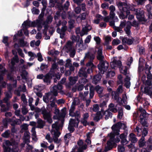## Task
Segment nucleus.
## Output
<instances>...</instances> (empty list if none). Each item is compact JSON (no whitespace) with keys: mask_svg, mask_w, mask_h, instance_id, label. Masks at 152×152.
<instances>
[{"mask_svg":"<svg viewBox=\"0 0 152 152\" xmlns=\"http://www.w3.org/2000/svg\"><path fill=\"white\" fill-rule=\"evenodd\" d=\"M124 30L127 36H129L131 35V33L130 31V27L129 26L126 27Z\"/></svg>","mask_w":152,"mask_h":152,"instance_id":"58836bf2","label":"nucleus"},{"mask_svg":"<svg viewBox=\"0 0 152 152\" xmlns=\"http://www.w3.org/2000/svg\"><path fill=\"white\" fill-rule=\"evenodd\" d=\"M146 10L147 12L146 14L148 16V19H152V6L150 4H148L146 6Z\"/></svg>","mask_w":152,"mask_h":152,"instance_id":"1a4fd4ad","label":"nucleus"},{"mask_svg":"<svg viewBox=\"0 0 152 152\" xmlns=\"http://www.w3.org/2000/svg\"><path fill=\"white\" fill-rule=\"evenodd\" d=\"M37 127L40 129H42L45 126V123L41 118H38L37 121Z\"/></svg>","mask_w":152,"mask_h":152,"instance_id":"dca6fc26","label":"nucleus"},{"mask_svg":"<svg viewBox=\"0 0 152 152\" xmlns=\"http://www.w3.org/2000/svg\"><path fill=\"white\" fill-rule=\"evenodd\" d=\"M121 41L118 39H114L112 42V44L113 45H117L119 44Z\"/></svg>","mask_w":152,"mask_h":152,"instance_id":"c03bdc74","label":"nucleus"},{"mask_svg":"<svg viewBox=\"0 0 152 152\" xmlns=\"http://www.w3.org/2000/svg\"><path fill=\"white\" fill-rule=\"evenodd\" d=\"M113 92H114V99L115 100H116L117 99L119 98V94L116 91H112V92L111 94V95L112 96L114 95Z\"/></svg>","mask_w":152,"mask_h":152,"instance_id":"79ce46f5","label":"nucleus"},{"mask_svg":"<svg viewBox=\"0 0 152 152\" xmlns=\"http://www.w3.org/2000/svg\"><path fill=\"white\" fill-rule=\"evenodd\" d=\"M53 17L51 16H49L47 18V23H51L53 20Z\"/></svg>","mask_w":152,"mask_h":152,"instance_id":"0e129e2a","label":"nucleus"},{"mask_svg":"<svg viewBox=\"0 0 152 152\" xmlns=\"http://www.w3.org/2000/svg\"><path fill=\"white\" fill-rule=\"evenodd\" d=\"M96 58L98 60L100 61L99 63L97 66L98 68L100 71V72L102 74H103L108 69L109 64L107 63V66H105V62L103 60L104 56L102 55H97Z\"/></svg>","mask_w":152,"mask_h":152,"instance_id":"f03ea898","label":"nucleus"},{"mask_svg":"<svg viewBox=\"0 0 152 152\" xmlns=\"http://www.w3.org/2000/svg\"><path fill=\"white\" fill-rule=\"evenodd\" d=\"M51 95L50 93H48L45 94V96H44L43 97V101L46 103H48L49 102V99L50 96Z\"/></svg>","mask_w":152,"mask_h":152,"instance_id":"b1692460","label":"nucleus"},{"mask_svg":"<svg viewBox=\"0 0 152 152\" xmlns=\"http://www.w3.org/2000/svg\"><path fill=\"white\" fill-rule=\"evenodd\" d=\"M132 11L135 12L136 18L140 22L145 23L147 21V19L145 18L144 10L140 8L135 9L132 8Z\"/></svg>","mask_w":152,"mask_h":152,"instance_id":"7ed1b4c3","label":"nucleus"},{"mask_svg":"<svg viewBox=\"0 0 152 152\" xmlns=\"http://www.w3.org/2000/svg\"><path fill=\"white\" fill-rule=\"evenodd\" d=\"M94 88L95 90L99 94H102L103 90L99 85H97Z\"/></svg>","mask_w":152,"mask_h":152,"instance_id":"c85d7f7f","label":"nucleus"},{"mask_svg":"<svg viewBox=\"0 0 152 152\" xmlns=\"http://www.w3.org/2000/svg\"><path fill=\"white\" fill-rule=\"evenodd\" d=\"M48 67V66L46 64H42L40 68L41 70H44L45 69H46Z\"/></svg>","mask_w":152,"mask_h":152,"instance_id":"338daca9","label":"nucleus"},{"mask_svg":"<svg viewBox=\"0 0 152 152\" xmlns=\"http://www.w3.org/2000/svg\"><path fill=\"white\" fill-rule=\"evenodd\" d=\"M123 6L122 9H120V12H118V14L120 18L124 19L127 18L128 15L130 13V11L132 9L133 7H130L126 2H122Z\"/></svg>","mask_w":152,"mask_h":152,"instance_id":"f257e3e1","label":"nucleus"},{"mask_svg":"<svg viewBox=\"0 0 152 152\" xmlns=\"http://www.w3.org/2000/svg\"><path fill=\"white\" fill-rule=\"evenodd\" d=\"M109 5L108 3H104L102 4L101 7L104 9H107L108 8Z\"/></svg>","mask_w":152,"mask_h":152,"instance_id":"052dcab7","label":"nucleus"},{"mask_svg":"<svg viewBox=\"0 0 152 152\" xmlns=\"http://www.w3.org/2000/svg\"><path fill=\"white\" fill-rule=\"evenodd\" d=\"M56 100V98H54V99H53V100L52 101H51V103L50 104V106L52 107H56L57 106V105L55 104V101Z\"/></svg>","mask_w":152,"mask_h":152,"instance_id":"5fc2aeb1","label":"nucleus"},{"mask_svg":"<svg viewBox=\"0 0 152 152\" xmlns=\"http://www.w3.org/2000/svg\"><path fill=\"white\" fill-rule=\"evenodd\" d=\"M151 66H149L148 65L147 63L145 64V73L149 72V71H151Z\"/></svg>","mask_w":152,"mask_h":152,"instance_id":"4c0bfd02","label":"nucleus"},{"mask_svg":"<svg viewBox=\"0 0 152 152\" xmlns=\"http://www.w3.org/2000/svg\"><path fill=\"white\" fill-rule=\"evenodd\" d=\"M22 25L23 28H26L27 26L29 27H31V21L29 20H26L24 22Z\"/></svg>","mask_w":152,"mask_h":152,"instance_id":"c756f323","label":"nucleus"},{"mask_svg":"<svg viewBox=\"0 0 152 152\" xmlns=\"http://www.w3.org/2000/svg\"><path fill=\"white\" fill-rule=\"evenodd\" d=\"M4 152H18L17 148H16L13 147L12 149L9 147L3 146Z\"/></svg>","mask_w":152,"mask_h":152,"instance_id":"f8f14e48","label":"nucleus"},{"mask_svg":"<svg viewBox=\"0 0 152 152\" xmlns=\"http://www.w3.org/2000/svg\"><path fill=\"white\" fill-rule=\"evenodd\" d=\"M104 115H105V120H107L109 118H112V117L113 113L110 112L109 110H106L104 113Z\"/></svg>","mask_w":152,"mask_h":152,"instance_id":"a211bd4d","label":"nucleus"},{"mask_svg":"<svg viewBox=\"0 0 152 152\" xmlns=\"http://www.w3.org/2000/svg\"><path fill=\"white\" fill-rule=\"evenodd\" d=\"M28 74V72L26 70H24L23 72H22L21 74V76L22 78L23 79H27V75Z\"/></svg>","mask_w":152,"mask_h":152,"instance_id":"37998d69","label":"nucleus"},{"mask_svg":"<svg viewBox=\"0 0 152 152\" xmlns=\"http://www.w3.org/2000/svg\"><path fill=\"white\" fill-rule=\"evenodd\" d=\"M11 64V65L10 66V72L12 73L15 71L16 67L15 66V64H14L12 61Z\"/></svg>","mask_w":152,"mask_h":152,"instance_id":"2f4dec72","label":"nucleus"},{"mask_svg":"<svg viewBox=\"0 0 152 152\" xmlns=\"http://www.w3.org/2000/svg\"><path fill=\"white\" fill-rule=\"evenodd\" d=\"M88 15V13L87 12H83L80 14L78 16L79 18H80V20H85L86 19V17Z\"/></svg>","mask_w":152,"mask_h":152,"instance_id":"a878e982","label":"nucleus"},{"mask_svg":"<svg viewBox=\"0 0 152 152\" xmlns=\"http://www.w3.org/2000/svg\"><path fill=\"white\" fill-rule=\"evenodd\" d=\"M44 14L42 13H41L39 14L38 17V19H37V21L38 20H40L41 22H42L43 21V17L44 16Z\"/></svg>","mask_w":152,"mask_h":152,"instance_id":"603ef678","label":"nucleus"},{"mask_svg":"<svg viewBox=\"0 0 152 152\" xmlns=\"http://www.w3.org/2000/svg\"><path fill=\"white\" fill-rule=\"evenodd\" d=\"M74 22L73 20H70L68 22L69 25V28H73L74 27Z\"/></svg>","mask_w":152,"mask_h":152,"instance_id":"6e6d98bb","label":"nucleus"},{"mask_svg":"<svg viewBox=\"0 0 152 152\" xmlns=\"http://www.w3.org/2000/svg\"><path fill=\"white\" fill-rule=\"evenodd\" d=\"M94 40L96 41L97 45H99L101 43V39L99 37H96L94 38Z\"/></svg>","mask_w":152,"mask_h":152,"instance_id":"4d7b16f0","label":"nucleus"},{"mask_svg":"<svg viewBox=\"0 0 152 152\" xmlns=\"http://www.w3.org/2000/svg\"><path fill=\"white\" fill-rule=\"evenodd\" d=\"M140 147H143L145 145V141L144 137L142 136L138 142Z\"/></svg>","mask_w":152,"mask_h":152,"instance_id":"412c9836","label":"nucleus"},{"mask_svg":"<svg viewBox=\"0 0 152 152\" xmlns=\"http://www.w3.org/2000/svg\"><path fill=\"white\" fill-rule=\"evenodd\" d=\"M62 84L60 83L59 82H58L57 85H56V88L58 89V90L61 91L62 88H63V86L62 85Z\"/></svg>","mask_w":152,"mask_h":152,"instance_id":"e2e57ef3","label":"nucleus"},{"mask_svg":"<svg viewBox=\"0 0 152 152\" xmlns=\"http://www.w3.org/2000/svg\"><path fill=\"white\" fill-rule=\"evenodd\" d=\"M99 110V106L98 104H94L93 106V110L94 111L96 112Z\"/></svg>","mask_w":152,"mask_h":152,"instance_id":"69168bd1","label":"nucleus"},{"mask_svg":"<svg viewBox=\"0 0 152 152\" xmlns=\"http://www.w3.org/2000/svg\"><path fill=\"white\" fill-rule=\"evenodd\" d=\"M66 48L67 50L70 51L72 50V44L70 41H68L66 45Z\"/></svg>","mask_w":152,"mask_h":152,"instance_id":"393cba45","label":"nucleus"},{"mask_svg":"<svg viewBox=\"0 0 152 152\" xmlns=\"http://www.w3.org/2000/svg\"><path fill=\"white\" fill-rule=\"evenodd\" d=\"M67 29V26L64 25L62 27L60 30V32L65 33Z\"/></svg>","mask_w":152,"mask_h":152,"instance_id":"774afa93","label":"nucleus"},{"mask_svg":"<svg viewBox=\"0 0 152 152\" xmlns=\"http://www.w3.org/2000/svg\"><path fill=\"white\" fill-rule=\"evenodd\" d=\"M69 84L70 85H72L75 84L77 81L75 77H70L69 78Z\"/></svg>","mask_w":152,"mask_h":152,"instance_id":"5701e85b","label":"nucleus"},{"mask_svg":"<svg viewBox=\"0 0 152 152\" xmlns=\"http://www.w3.org/2000/svg\"><path fill=\"white\" fill-rule=\"evenodd\" d=\"M95 88L93 86H91L90 88L89 98L92 99L94 95V91Z\"/></svg>","mask_w":152,"mask_h":152,"instance_id":"bb28decb","label":"nucleus"},{"mask_svg":"<svg viewBox=\"0 0 152 152\" xmlns=\"http://www.w3.org/2000/svg\"><path fill=\"white\" fill-rule=\"evenodd\" d=\"M70 116L72 117H80V112L77 110L75 112L73 113L71 115L70 114Z\"/></svg>","mask_w":152,"mask_h":152,"instance_id":"ea45409f","label":"nucleus"},{"mask_svg":"<svg viewBox=\"0 0 152 152\" xmlns=\"http://www.w3.org/2000/svg\"><path fill=\"white\" fill-rule=\"evenodd\" d=\"M12 61L14 64L18 63L19 61V59L18 56L17 55H15L11 60V63Z\"/></svg>","mask_w":152,"mask_h":152,"instance_id":"473e14b6","label":"nucleus"},{"mask_svg":"<svg viewBox=\"0 0 152 152\" xmlns=\"http://www.w3.org/2000/svg\"><path fill=\"white\" fill-rule=\"evenodd\" d=\"M31 11L33 14L38 15L39 12V10L34 7L32 9Z\"/></svg>","mask_w":152,"mask_h":152,"instance_id":"e433bc0d","label":"nucleus"},{"mask_svg":"<svg viewBox=\"0 0 152 152\" xmlns=\"http://www.w3.org/2000/svg\"><path fill=\"white\" fill-rule=\"evenodd\" d=\"M12 121L11 118H6L2 121V123L5 128H7L8 126V123H10Z\"/></svg>","mask_w":152,"mask_h":152,"instance_id":"6ab92c4d","label":"nucleus"},{"mask_svg":"<svg viewBox=\"0 0 152 152\" xmlns=\"http://www.w3.org/2000/svg\"><path fill=\"white\" fill-rule=\"evenodd\" d=\"M118 150L119 152H124L125 151V148L124 146H118Z\"/></svg>","mask_w":152,"mask_h":152,"instance_id":"680f3d73","label":"nucleus"},{"mask_svg":"<svg viewBox=\"0 0 152 152\" xmlns=\"http://www.w3.org/2000/svg\"><path fill=\"white\" fill-rule=\"evenodd\" d=\"M10 133L9 130H7L1 134V136L3 137L8 138L9 137Z\"/></svg>","mask_w":152,"mask_h":152,"instance_id":"cd10ccee","label":"nucleus"},{"mask_svg":"<svg viewBox=\"0 0 152 152\" xmlns=\"http://www.w3.org/2000/svg\"><path fill=\"white\" fill-rule=\"evenodd\" d=\"M76 124V120L75 119H73L71 118L70 119L69 124L70 125H72L75 126V124Z\"/></svg>","mask_w":152,"mask_h":152,"instance_id":"8fccbe9b","label":"nucleus"},{"mask_svg":"<svg viewBox=\"0 0 152 152\" xmlns=\"http://www.w3.org/2000/svg\"><path fill=\"white\" fill-rule=\"evenodd\" d=\"M75 109V106L72 105L69 110V115H70V114L71 115L74 112Z\"/></svg>","mask_w":152,"mask_h":152,"instance_id":"864d4df0","label":"nucleus"},{"mask_svg":"<svg viewBox=\"0 0 152 152\" xmlns=\"http://www.w3.org/2000/svg\"><path fill=\"white\" fill-rule=\"evenodd\" d=\"M43 110H42V114L43 115V118L45 120H46L47 122L49 124H51L53 120L51 118V114L50 111H48L43 107Z\"/></svg>","mask_w":152,"mask_h":152,"instance_id":"20e7f679","label":"nucleus"},{"mask_svg":"<svg viewBox=\"0 0 152 152\" xmlns=\"http://www.w3.org/2000/svg\"><path fill=\"white\" fill-rule=\"evenodd\" d=\"M122 124L124 125L121 122L119 121L113 125L111 127L112 131L116 135H119L120 130L121 128Z\"/></svg>","mask_w":152,"mask_h":152,"instance_id":"0eeeda50","label":"nucleus"},{"mask_svg":"<svg viewBox=\"0 0 152 152\" xmlns=\"http://www.w3.org/2000/svg\"><path fill=\"white\" fill-rule=\"evenodd\" d=\"M92 28L90 27V28H88V27L85 26V27L82 28V31L84 32H87L90 31L91 29Z\"/></svg>","mask_w":152,"mask_h":152,"instance_id":"13d9d810","label":"nucleus"},{"mask_svg":"<svg viewBox=\"0 0 152 152\" xmlns=\"http://www.w3.org/2000/svg\"><path fill=\"white\" fill-rule=\"evenodd\" d=\"M56 85H55L53 87V89L51 91V93H52V95L54 96H57L58 93L57 90L58 89L56 88Z\"/></svg>","mask_w":152,"mask_h":152,"instance_id":"7c9ffc66","label":"nucleus"},{"mask_svg":"<svg viewBox=\"0 0 152 152\" xmlns=\"http://www.w3.org/2000/svg\"><path fill=\"white\" fill-rule=\"evenodd\" d=\"M113 143H114L109 140L107 141V148L108 150H110L112 148L113 144Z\"/></svg>","mask_w":152,"mask_h":152,"instance_id":"72a5a7b5","label":"nucleus"},{"mask_svg":"<svg viewBox=\"0 0 152 152\" xmlns=\"http://www.w3.org/2000/svg\"><path fill=\"white\" fill-rule=\"evenodd\" d=\"M80 122L84 126H86L87 125H90L89 122H88L87 120L83 119L81 120L80 121Z\"/></svg>","mask_w":152,"mask_h":152,"instance_id":"3c124183","label":"nucleus"},{"mask_svg":"<svg viewBox=\"0 0 152 152\" xmlns=\"http://www.w3.org/2000/svg\"><path fill=\"white\" fill-rule=\"evenodd\" d=\"M101 76L99 75H96L94 77L92 83L93 84H96L99 83L101 79Z\"/></svg>","mask_w":152,"mask_h":152,"instance_id":"2eb2a0df","label":"nucleus"},{"mask_svg":"<svg viewBox=\"0 0 152 152\" xmlns=\"http://www.w3.org/2000/svg\"><path fill=\"white\" fill-rule=\"evenodd\" d=\"M7 79L10 81H12L13 83L12 84L13 87L14 88H16L17 87V81L16 79H14L11 73H9L7 75Z\"/></svg>","mask_w":152,"mask_h":152,"instance_id":"9d476101","label":"nucleus"},{"mask_svg":"<svg viewBox=\"0 0 152 152\" xmlns=\"http://www.w3.org/2000/svg\"><path fill=\"white\" fill-rule=\"evenodd\" d=\"M111 41V37L110 36H107L105 38V43L107 45L109 44V42Z\"/></svg>","mask_w":152,"mask_h":152,"instance_id":"49530a36","label":"nucleus"},{"mask_svg":"<svg viewBox=\"0 0 152 152\" xmlns=\"http://www.w3.org/2000/svg\"><path fill=\"white\" fill-rule=\"evenodd\" d=\"M129 140H130L132 143H135L137 141V138L136 137V135L134 133H132L129 135Z\"/></svg>","mask_w":152,"mask_h":152,"instance_id":"f3484780","label":"nucleus"},{"mask_svg":"<svg viewBox=\"0 0 152 152\" xmlns=\"http://www.w3.org/2000/svg\"><path fill=\"white\" fill-rule=\"evenodd\" d=\"M122 124L124 125L121 122L119 121L113 125L111 127L112 131L116 135H119L120 130L121 128Z\"/></svg>","mask_w":152,"mask_h":152,"instance_id":"423d86ee","label":"nucleus"},{"mask_svg":"<svg viewBox=\"0 0 152 152\" xmlns=\"http://www.w3.org/2000/svg\"><path fill=\"white\" fill-rule=\"evenodd\" d=\"M8 37L7 36H4L3 37L2 42L5 44L7 46L9 45V44L8 42Z\"/></svg>","mask_w":152,"mask_h":152,"instance_id":"f704fd0d","label":"nucleus"},{"mask_svg":"<svg viewBox=\"0 0 152 152\" xmlns=\"http://www.w3.org/2000/svg\"><path fill=\"white\" fill-rule=\"evenodd\" d=\"M134 40V38H132L131 39L127 38V44L129 45H132L133 43Z\"/></svg>","mask_w":152,"mask_h":152,"instance_id":"de8ad7c7","label":"nucleus"},{"mask_svg":"<svg viewBox=\"0 0 152 152\" xmlns=\"http://www.w3.org/2000/svg\"><path fill=\"white\" fill-rule=\"evenodd\" d=\"M69 5V1H67L64 5H61L59 7V9L61 10H64L66 11L68 10Z\"/></svg>","mask_w":152,"mask_h":152,"instance_id":"4468645a","label":"nucleus"},{"mask_svg":"<svg viewBox=\"0 0 152 152\" xmlns=\"http://www.w3.org/2000/svg\"><path fill=\"white\" fill-rule=\"evenodd\" d=\"M115 75L114 71H112L110 69H109L106 74V77L109 78L114 77Z\"/></svg>","mask_w":152,"mask_h":152,"instance_id":"aec40b11","label":"nucleus"},{"mask_svg":"<svg viewBox=\"0 0 152 152\" xmlns=\"http://www.w3.org/2000/svg\"><path fill=\"white\" fill-rule=\"evenodd\" d=\"M6 103V107L4 104H2L1 105V112H5L9 111L10 109V102H7Z\"/></svg>","mask_w":152,"mask_h":152,"instance_id":"9b49d317","label":"nucleus"},{"mask_svg":"<svg viewBox=\"0 0 152 152\" xmlns=\"http://www.w3.org/2000/svg\"><path fill=\"white\" fill-rule=\"evenodd\" d=\"M75 126L69 124L68 127V130L71 133H73L75 130V129L74 128Z\"/></svg>","mask_w":152,"mask_h":152,"instance_id":"a19ab883","label":"nucleus"},{"mask_svg":"<svg viewBox=\"0 0 152 152\" xmlns=\"http://www.w3.org/2000/svg\"><path fill=\"white\" fill-rule=\"evenodd\" d=\"M18 43L20 45V47L22 48L27 47L29 45L26 41H25L24 39L23 38L19 39Z\"/></svg>","mask_w":152,"mask_h":152,"instance_id":"ddd939ff","label":"nucleus"},{"mask_svg":"<svg viewBox=\"0 0 152 152\" xmlns=\"http://www.w3.org/2000/svg\"><path fill=\"white\" fill-rule=\"evenodd\" d=\"M54 73L53 72L51 71H49L47 73L46 75H44V77L43 79L44 82L46 83L47 85L50 84L51 80L52 79L53 77H54Z\"/></svg>","mask_w":152,"mask_h":152,"instance_id":"39448f33","label":"nucleus"},{"mask_svg":"<svg viewBox=\"0 0 152 152\" xmlns=\"http://www.w3.org/2000/svg\"><path fill=\"white\" fill-rule=\"evenodd\" d=\"M86 68L82 67L79 70L78 72V75L80 77H84L87 78L88 77L87 73L86 72Z\"/></svg>","mask_w":152,"mask_h":152,"instance_id":"6e6552de","label":"nucleus"},{"mask_svg":"<svg viewBox=\"0 0 152 152\" xmlns=\"http://www.w3.org/2000/svg\"><path fill=\"white\" fill-rule=\"evenodd\" d=\"M11 119L12 120V121L10 122V123H11L10 124L12 126L15 127V125L18 124V121L15 120H13V118H11Z\"/></svg>","mask_w":152,"mask_h":152,"instance_id":"bf43d9fd","label":"nucleus"},{"mask_svg":"<svg viewBox=\"0 0 152 152\" xmlns=\"http://www.w3.org/2000/svg\"><path fill=\"white\" fill-rule=\"evenodd\" d=\"M66 107H64L61 110V113L58 114V117L59 118H64L66 115Z\"/></svg>","mask_w":152,"mask_h":152,"instance_id":"4be33fe9","label":"nucleus"},{"mask_svg":"<svg viewBox=\"0 0 152 152\" xmlns=\"http://www.w3.org/2000/svg\"><path fill=\"white\" fill-rule=\"evenodd\" d=\"M146 0H136L137 3L138 5H143Z\"/></svg>","mask_w":152,"mask_h":152,"instance_id":"09e8293b","label":"nucleus"},{"mask_svg":"<svg viewBox=\"0 0 152 152\" xmlns=\"http://www.w3.org/2000/svg\"><path fill=\"white\" fill-rule=\"evenodd\" d=\"M58 66V65L56 63H53L50 69V71H51L52 72H53L55 73V72L54 70L56 69Z\"/></svg>","mask_w":152,"mask_h":152,"instance_id":"c9c22d12","label":"nucleus"},{"mask_svg":"<svg viewBox=\"0 0 152 152\" xmlns=\"http://www.w3.org/2000/svg\"><path fill=\"white\" fill-rule=\"evenodd\" d=\"M42 22H41L40 20H38L37 21V25L38 29L37 30L38 31H40V30L42 27Z\"/></svg>","mask_w":152,"mask_h":152,"instance_id":"a18cd8bd","label":"nucleus"}]
</instances>
